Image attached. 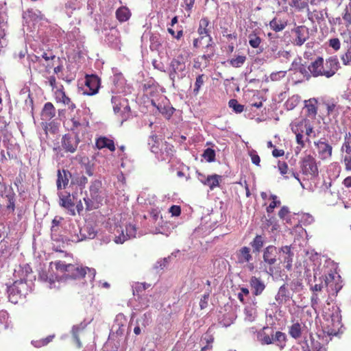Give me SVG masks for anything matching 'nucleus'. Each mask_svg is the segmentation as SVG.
<instances>
[{
	"label": "nucleus",
	"mask_w": 351,
	"mask_h": 351,
	"mask_svg": "<svg viewBox=\"0 0 351 351\" xmlns=\"http://www.w3.org/2000/svg\"><path fill=\"white\" fill-rule=\"evenodd\" d=\"M318 275L317 271L314 270V283L312 282L311 280H308L310 290L312 293L323 292V289L326 287V291L328 294L334 295H336L342 288L341 276L336 271H332V270L328 271L327 274H326L325 278L324 279V282H323L321 277H319V279L317 280Z\"/></svg>",
	"instance_id": "obj_2"
},
{
	"label": "nucleus",
	"mask_w": 351,
	"mask_h": 351,
	"mask_svg": "<svg viewBox=\"0 0 351 351\" xmlns=\"http://www.w3.org/2000/svg\"><path fill=\"white\" fill-rule=\"evenodd\" d=\"M56 98L58 101L67 105L69 108L73 110L76 108L75 105L71 102L70 98L67 97L62 90H58L56 93Z\"/></svg>",
	"instance_id": "obj_33"
},
{
	"label": "nucleus",
	"mask_w": 351,
	"mask_h": 351,
	"mask_svg": "<svg viewBox=\"0 0 351 351\" xmlns=\"http://www.w3.org/2000/svg\"><path fill=\"white\" fill-rule=\"evenodd\" d=\"M265 243V239L261 235H256L255 238L250 242V245L255 253H259Z\"/></svg>",
	"instance_id": "obj_40"
},
{
	"label": "nucleus",
	"mask_w": 351,
	"mask_h": 351,
	"mask_svg": "<svg viewBox=\"0 0 351 351\" xmlns=\"http://www.w3.org/2000/svg\"><path fill=\"white\" fill-rule=\"evenodd\" d=\"M70 176L71 174L69 171L58 170L57 179V187L58 189H62V186L65 187L68 184Z\"/></svg>",
	"instance_id": "obj_36"
},
{
	"label": "nucleus",
	"mask_w": 351,
	"mask_h": 351,
	"mask_svg": "<svg viewBox=\"0 0 351 351\" xmlns=\"http://www.w3.org/2000/svg\"><path fill=\"white\" fill-rule=\"evenodd\" d=\"M80 234H75L71 236V241L73 242H79L85 239H93L95 237L97 232L93 226L87 223L82 228L79 229Z\"/></svg>",
	"instance_id": "obj_15"
},
{
	"label": "nucleus",
	"mask_w": 351,
	"mask_h": 351,
	"mask_svg": "<svg viewBox=\"0 0 351 351\" xmlns=\"http://www.w3.org/2000/svg\"><path fill=\"white\" fill-rule=\"evenodd\" d=\"M130 10L125 6L118 8L116 11V17L121 23L127 21L130 18Z\"/></svg>",
	"instance_id": "obj_38"
},
{
	"label": "nucleus",
	"mask_w": 351,
	"mask_h": 351,
	"mask_svg": "<svg viewBox=\"0 0 351 351\" xmlns=\"http://www.w3.org/2000/svg\"><path fill=\"white\" fill-rule=\"evenodd\" d=\"M296 125H300V130H305L306 134L309 136L313 133V128L307 123L306 121H302L299 122H293Z\"/></svg>",
	"instance_id": "obj_49"
},
{
	"label": "nucleus",
	"mask_w": 351,
	"mask_h": 351,
	"mask_svg": "<svg viewBox=\"0 0 351 351\" xmlns=\"http://www.w3.org/2000/svg\"><path fill=\"white\" fill-rule=\"evenodd\" d=\"M343 161L345 164V169L347 171H351V154H346L344 156Z\"/></svg>",
	"instance_id": "obj_64"
},
{
	"label": "nucleus",
	"mask_w": 351,
	"mask_h": 351,
	"mask_svg": "<svg viewBox=\"0 0 351 351\" xmlns=\"http://www.w3.org/2000/svg\"><path fill=\"white\" fill-rule=\"evenodd\" d=\"M251 332H256V340L261 345L275 344L280 350L286 346L287 336L280 331H274L269 326H265L261 330L256 331L255 328H250Z\"/></svg>",
	"instance_id": "obj_3"
},
{
	"label": "nucleus",
	"mask_w": 351,
	"mask_h": 351,
	"mask_svg": "<svg viewBox=\"0 0 351 351\" xmlns=\"http://www.w3.org/2000/svg\"><path fill=\"white\" fill-rule=\"evenodd\" d=\"M60 205L66 208L71 215H75L74 204L72 202L70 195L60 197Z\"/></svg>",
	"instance_id": "obj_37"
},
{
	"label": "nucleus",
	"mask_w": 351,
	"mask_h": 351,
	"mask_svg": "<svg viewBox=\"0 0 351 351\" xmlns=\"http://www.w3.org/2000/svg\"><path fill=\"white\" fill-rule=\"evenodd\" d=\"M99 86L100 80L97 75H86L83 88V93L87 95H95L98 93Z\"/></svg>",
	"instance_id": "obj_13"
},
{
	"label": "nucleus",
	"mask_w": 351,
	"mask_h": 351,
	"mask_svg": "<svg viewBox=\"0 0 351 351\" xmlns=\"http://www.w3.org/2000/svg\"><path fill=\"white\" fill-rule=\"evenodd\" d=\"M295 38L294 39V45L302 46L304 42L308 38V30L304 26H299L295 29Z\"/></svg>",
	"instance_id": "obj_23"
},
{
	"label": "nucleus",
	"mask_w": 351,
	"mask_h": 351,
	"mask_svg": "<svg viewBox=\"0 0 351 351\" xmlns=\"http://www.w3.org/2000/svg\"><path fill=\"white\" fill-rule=\"evenodd\" d=\"M299 71L305 76H309L310 75L313 77L324 76V59L322 58H317L308 65L307 69L304 66H300Z\"/></svg>",
	"instance_id": "obj_7"
},
{
	"label": "nucleus",
	"mask_w": 351,
	"mask_h": 351,
	"mask_svg": "<svg viewBox=\"0 0 351 351\" xmlns=\"http://www.w3.org/2000/svg\"><path fill=\"white\" fill-rule=\"evenodd\" d=\"M50 269L51 271H49L48 273L42 271L39 274V278L42 281L48 282L50 289L59 288L62 281L80 279L85 277L86 275L92 282L96 274L95 269L83 267L79 265L66 264L61 261L51 263Z\"/></svg>",
	"instance_id": "obj_1"
},
{
	"label": "nucleus",
	"mask_w": 351,
	"mask_h": 351,
	"mask_svg": "<svg viewBox=\"0 0 351 351\" xmlns=\"http://www.w3.org/2000/svg\"><path fill=\"white\" fill-rule=\"evenodd\" d=\"M289 210L288 207L282 206L278 213V216L280 219L285 220L286 221H289L290 219L289 218Z\"/></svg>",
	"instance_id": "obj_62"
},
{
	"label": "nucleus",
	"mask_w": 351,
	"mask_h": 351,
	"mask_svg": "<svg viewBox=\"0 0 351 351\" xmlns=\"http://www.w3.org/2000/svg\"><path fill=\"white\" fill-rule=\"evenodd\" d=\"M208 25H209L208 19L207 18H202L199 21V27L197 29L198 34L201 36H202L204 34H205L209 38V43L206 47V49H207V51H209V53L205 54L202 56V58H204L205 60H209L214 56V53H215L214 43L213 42V38L209 34V31L207 28Z\"/></svg>",
	"instance_id": "obj_8"
},
{
	"label": "nucleus",
	"mask_w": 351,
	"mask_h": 351,
	"mask_svg": "<svg viewBox=\"0 0 351 351\" xmlns=\"http://www.w3.org/2000/svg\"><path fill=\"white\" fill-rule=\"evenodd\" d=\"M290 57L291 53L289 51L280 49L279 51H278L276 59L280 58L281 61H285L289 60Z\"/></svg>",
	"instance_id": "obj_63"
},
{
	"label": "nucleus",
	"mask_w": 351,
	"mask_h": 351,
	"mask_svg": "<svg viewBox=\"0 0 351 351\" xmlns=\"http://www.w3.org/2000/svg\"><path fill=\"white\" fill-rule=\"evenodd\" d=\"M291 289L295 292H300L303 289V284L300 279H295L291 282Z\"/></svg>",
	"instance_id": "obj_55"
},
{
	"label": "nucleus",
	"mask_w": 351,
	"mask_h": 351,
	"mask_svg": "<svg viewBox=\"0 0 351 351\" xmlns=\"http://www.w3.org/2000/svg\"><path fill=\"white\" fill-rule=\"evenodd\" d=\"M280 250L285 254L283 262L286 263L285 267L288 270H290L292 267L293 256V254L291 251V247L286 245L281 247Z\"/></svg>",
	"instance_id": "obj_35"
},
{
	"label": "nucleus",
	"mask_w": 351,
	"mask_h": 351,
	"mask_svg": "<svg viewBox=\"0 0 351 351\" xmlns=\"http://www.w3.org/2000/svg\"><path fill=\"white\" fill-rule=\"evenodd\" d=\"M125 235L122 232V235L116 237L114 241L117 243H123L128 239L135 238L136 237V228L133 224H128L125 226Z\"/></svg>",
	"instance_id": "obj_24"
},
{
	"label": "nucleus",
	"mask_w": 351,
	"mask_h": 351,
	"mask_svg": "<svg viewBox=\"0 0 351 351\" xmlns=\"http://www.w3.org/2000/svg\"><path fill=\"white\" fill-rule=\"evenodd\" d=\"M326 324L324 332L329 336L337 335L342 327L341 316L337 306H333L332 311L324 313Z\"/></svg>",
	"instance_id": "obj_4"
},
{
	"label": "nucleus",
	"mask_w": 351,
	"mask_h": 351,
	"mask_svg": "<svg viewBox=\"0 0 351 351\" xmlns=\"http://www.w3.org/2000/svg\"><path fill=\"white\" fill-rule=\"evenodd\" d=\"M203 156L206 161L209 162H213L215 159V152L213 149L207 148L205 149Z\"/></svg>",
	"instance_id": "obj_54"
},
{
	"label": "nucleus",
	"mask_w": 351,
	"mask_h": 351,
	"mask_svg": "<svg viewBox=\"0 0 351 351\" xmlns=\"http://www.w3.org/2000/svg\"><path fill=\"white\" fill-rule=\"evenodd\" d=\"M79 143L77 136H72L69 134H65L62 138V146L66 152L73 153L75 152Z\"/></svg>",
	"instance_id": "obj_18"
},
{
	"label": "nucleus",
	"mask_w": 351,
	"mask_h": 351,
	"mask_svg": "<svg viewBox=\"0 0 351 351\" xmlns=\"http://www.w3.org/2000/svg\"><path fill=\"white\" fill-rule=\"evenodd\" d=\"M341 60L343 65L351 66V49H348L345 53L341 55Z\"/></svg>",
	"instance_id": "obj_57"
},
{
	"label": "nucleus",
	"mask_w": 351,
	"mask_h": 351,
	"mask_svg": "<svg viewBox=\"0 0 351 351\" xmlns=\"http://www.w3.org/2000/svg\"><path fill=\"white\" fill-rule=\"evenodd\" d=\"M243 316V319L245 322L252 323L256 321L258 317L256 302L254 301L245 306Z\"/></svg>",
	"instance_id": "obj_19"
},
{
	"label": "nucleus",
	"mask_w": 351,
	"mask_h": 351,
	"mask_svg": "<svg viewBox=\"0 0 351 351\" xmlns=\"http://www.w3.org/2000/svg\"><path fill=\"white\" fill-rule=\"evenodd\" d=\"M62 220L61 217H55L51 222V239L54 241H59L61 239V235L59 234L60 230V221Z\"/></svg>",
	"instance_id": "obj_28"
},
{
	"label": "nucleus",
	"mask_w": 351,
	"mask_h": 351,
	"mask_svg": "<svg viewBox=\"0 0 351 351\" xmlns=\"http://www.w3.org/2000/svg\"><path fill=\"white\" fill-rule=\"evenodd\" d=\"M101 182L95 180L91 182L89 188L90 197H84V201L88 210L97 208L102 202L103 197L101 195Z\"/></svg>",
	"instance_id": "obj_6"
},
{
	"label": "nucleus",
	"mask_w": 351,
	"mask_h": 351,
	"mask_svg": "<svg viewBox=\"0 0 351 351\" xmlns=\"http://www.w3.org/2000/svg\"><path fill=\"white\" fill-rule=\"evenodd\" d=\"M249 155L251 158L252 162L257 166L260 165L261 159L256 151L251 149L249 151Z\"/></svg>",
	"instance_id": "obj_60"
},
{
	"label": "nucleus",
	"mask_w": 351,
	"mask_h": 351,
	"mask_svg": "<svg viewBox=\"0 0 351 351\" xmlns=\"http://www.w3.org/2000/svg\"><path fill=\"white\" fill-rule=\"evenodd\" d=\"M300 101V96L295 95H293L286 101L285 105L288 110H292L298 105Z\"/></svg>",
	"instance_id": "obj_45"
},
{
	"label": "nucleus",
	"mask_w": 351,
	"mask_h": 351,
	"mask_svg": "<svg viewBox=\"0 0 351 351\" xmlns=\"http://www.w3.org/2000/svg\"><path fill=\"white\" fill-rule=\"evenodd\" d=\"M237 263L245 265L247 269L252 271L254 269V265L252 263L253 260L250 247L244 246L240 248L236 253Z\"/></svg>",
	"instance_id": "obj_10"
},
{
	"label": "nucleus",
	"mask_w": 351,
	"mask_h": 351,
	"mask_svg": "<svg viewBox=\"0 0 351 351\" xmlns=\"http://www.w3.org/2000/svg\"><path fill=\"white\" fill-rule=\"evenodd\" d=\"M8 313L6 311H0V330L8 328Z\"/></svg>",
	"instance_id": "obj_50"
},
{
	"label": "nucleus",
	"mask_w": 351,
	"mask_h": 351,
	"mask_svg": "<svg viewBox=\"0 0 351 351\" xmlns=\"http://www.w3.org/2000/svg\"><path fill=\"white\" fill-rule=\"evenodd\" d=\"M246 60V56H237L234 58H232L228 60L229 64L234 68H239L243 65Z\"/></svg>",
	"instance_id": "obj_43"
},
{
	"label": "nucleus",
	"mask_w": 351,
	"mask_h": 351,
	"mask_svg": "<svg viewBox=\"0 0 351 351\" xmlns=\"http://www.w3.org/2000/svg\"><path fill=\"white\" fill-rule=\"evenodd\" d=\"M290 298L289 291L285 285H282L276 295L275 300L278 304L286 303Z\"/></svg>",
	"instance_id": "obj_31"
},
{
	"label": "nucleus",
	"mask_w": 351,
	"mask_h": 351,
	"mask_svg": "<svg viewBox=\"0 0 351 351\" xmlns=\"http://www.w3.org/2000/svg\"><path fill=\"white\" fill-rule=\"evenodd\" d=\"M53 338H54L53 335H49L47 337H46L45 339H41L39 341H36L35 343H34V341H32V343L34 345L35 347L40 348V347H42L43 346L48 344L50 341H52V339Z\"/></svg>",
	"instance_id": "obj_61"
},
{
	"label": "nucleus",
	"mask_w": 351,
	"mask_h": 351,
	"mask_svg": "<svg viewBox=\"0 0 351 351\" xmlns=\"http://www.w3.org/2000/svg\"><path fill=\"white\" fill-rule=\"evenodd\" d=\"M280 49L276 40H271L266 51L268 58L276 59L278 51Z\"/></svg>",
	"instance_id": "obj_39"
},
{
	"label": "nucleus",
	"mask_w": 351,
	"mask_h": 351,
	"mask_svg": "<svg viewBox=\"0 0 351 351\" xmlns=\"http://www.w3.org/2000/svg\"><path fill=\"white\" fill-rule=\"evenodd\" d=\"M96 146L99 149L108 148L109 150L113 152L115 150L114 143L112 139L108 138L104 136L99 137L96 141Z\"/></svg>",
	"instance_id": "obj_30"
},
{
	"label": "nucleus",
	"mask_w": 351,
	"mask_h": 351,
	"mask_svg": "<svg viewBox=\"0 0 351 351\" xmlns=\"http://www.w3.org/2000/svg\"><path fill=\"white\" fill-rule=\"evenodd\" d=\"M67 125L70 127L71 130L77 133L78 128L81 125V124L77 119L73 118L67 122Z\"/></svg>",
	"instance_id": "obj_59"
},
{
	"label": "nucleus",
	"mask_w": 351,
	"mask_h": 351,
	"mask_svg": "<svg viewBox=\"0 0 351 351\" xmlns=\"http://www.w3.org/2000/svg\"><path fill=\"white\" fill-rule=\"evenodd\" d=\"M112 81L114 88L112 90L113 93H125V80L121 73H119L117 69H113Z\"/></svg>",
	"instance_id": "obj_17"
},
{
	"label": "nucleus",
	"mask_w": 351,
	"mask_h": 351,
	"mask_svg": "<svg viewBox=\"0 0 351 351\" xmlns=\"http://www.w3.org/2000/svg\"><path fill=\"white\" fill-rule=\"evenodd\" d=\"M287 71H279L276 72H273L271 73L269 77L271 81H278L280 79L285 77Z\"/></svg>",
	"instance_id": "obj_58"
},
{
	"label": "nucleus",
	"mask_w": 351,
	"mask_h": 351,
	"mask_svg": "<svg viewBox=\"0 0 351 351\" xmlns=\"http://www.w3.org/2000/svg\"><path fill=\"white\" fill-rule=\"evenodd\" d=\"M119 319H123V322L125 323L126 322V320L123 318V315H119L117 316V319H116V324H114L113 325V328H115L117 326H118V329L116 330V332L117 334L118 335H121L123 334V331H124V329L121 328L124 326V324L121 322L120 324L118 322Z\"/></svg>",
	"instance_id": "obj_56"
},
{
	"label": "nucleus",
	"mask_w": 351,
	"mask_h": 351,
	"mask_svg": "<svg viewBox=\"0 0 351 351\" xmlns=\"http://www.w3.org/2000/svg\"><path fill=\"white\" fill-rule=\"evenodd\" d=\"M84 333V326L82 324L74 326L72 328V335L77 343L78 348L82 347V343L80 341V336Z\"/></svg>",
	"instance_id": "obj_41"
},
{
	"label": "nucleus",
	"mask_w": 351,
	"mask_h": 351,
	"mask_svg": "<svg viewBox=\"0 0 351 351\" xmlns=\"http://www.w3.org/2000/svg\"><path fill=\"white\" fill-rule=\"evenodd\" d=\"M222 176L213 174L210 176H205L202 173H198V180L206 186H208L210 190H213L215 187L218 186L219 182L221 181Z\"/></svg>",
	"instance_id": "obj_16"
},
{
	"label": "nucleus",
	"mask_w": 351,
	"mask_h": 351,
	"mask_svg": "<svg viewBox=\"0 0 351 351\" xmlns=\"http://www.w3.org/2000/svg\"><path fill=\"white\" fill-rule=\"evenodd\" d=\"M150 314L145 313L140 319L136 320V326L134 328V332L136 335L141 333L142 330H144L150 322Z\"/></svg>",
	"instance_id": "obj_27"
},
{
	"label": "nucleus",
	"mask_w": 351,
	"mask_h": 351,
	"mask_svg": "<svg viewBox=\"0 0 351 351\" xmlns=\"http://www.w3.org/2000/svg\"><path fill=\"white\" fill-rule=\"evenodd\" d=\"M250 284L252 289V293L255 295H261L265 289L264 282L256 276H252L250 280Z\"/></svg>",
	"instance_id": "obj_26"
},
{
	"label": "nucleus",
	"mask_w": 351,
	"mask_h": 351,
	"mask_svg": "<svg viewBox=\"0 0 351 351\" xmlns=\"http://www.w3.org/2000/svg\"><path fill=\"white\" fill-rule=\"evenodd\" d=\"M319 156L322 160L329 158L332 155V147L326 141H319L315 143Z\"/></svg>",
	"instance_id": "obj_21"
},
{
	"label": "nucleus",
	"mask_w": 351,
	"mask_h": 351,
	"mask_svg": "<svg viewBox=\"0 0 351 351\" xmlns=\"http://www.w3.org/2000/svg\"><path fill=\"white\" fill-rule=\"evenodd\" d=\"M249 44L253 48H258L261 43V39L255 34H250L248 36Z\"/></svg>",
	"instance_id": "obj_51"
},
{
	"label": "nucleus",
	"mask_w": 351,
	"mask_h": 351,
	"mask_svg": "<svg viewBox=\"0 0 351 351\" xmlns=\"http://www.w3.org/2000/svg\"><path fill=\"white\" fill-rule=\"evenodd\" d=\"M278 249L274 245H269L263 250V261L265 263L273 265L277 261Z\"/></svg>",
	"instance_id": "obj_20"
},
{
	"label": "nucleus",
	"mask_w": 351,
	"mask_h": 351,
	"mask_svg": "<svg viewBox=\"0 0 351 351\" xmlns=\"http://www.w3.org/2000/svg\"><path fill=\"white\" fill-rule=\"evenodd\" d=\"M342 19L348 27L351 25V3L347 5L342 13Z\"/></svg>",
	"instance_id": "obj_46"
},
{
	"label": "nucleus",
	"mask_w": 351,
	"mask_h": 351,
	"mask_svg": "<svg viewBox=\"0 0 351 351\" xmlns=\"http://www.w3.org/2000/svg\"><path fill=\"white\" fill-rule=\"evenodd\" d=\"M204 75L203 74L199 75L196 77V80L195 82V87L193 89V93L195 95H197L199 93V91L202 87V86L204 83Z\"/></svg>",
	"instance_id": "obj_52"
},
{
	"label": "nucleus",
	"mask_w": 351,
	"mask_h": 351,
	"mask_svg": "<svg viewBox=\"0 0 351 351\" xmlns=\"http://www.w3.org/2000/svg\"><path fill=\"white\" fill-rule=\"evenodd\" d=\"M31 274L32 269L27 264H25L23 266H19L18 269H15L14 276L16 280L14 282H19L18 287L26 290L27 287L26 280Z\"/></svg>",
	"instance_id": "obj_12"
},
{
	"label": "nucleus",
	"mask_w": 351,
	"mask_h": 351,
	"mask_svg": "<svg viewBox=\"0 0 351 351\" xmlns=\"http://www.w3.org/2000/svg\"><path fill=\"white\" fill-rule=\"evenodd\" d=\"M341 151L345 152L346 154H351V133L349 132L346 134L344 143L341 147Z\"/></svg>",
	"instance_id": "obj_47"
},
{
	"label": "nucleus",
	"mask_w": 351,
	"mask_h": 351,
	"mask_svg": "<svg viewBox=\"0 0 351 351\" xmlns=\"http://www.w3.org/2000/svg\"><path fill=\"white\" fill-rule=\"evenodd\" d=\"M291 129L292 132L295 134L296 136V142L299 145L295 149L296 154H298L302 148L304 147V141L303 139L304 136L302 135V133L304 132L303 130H300V125H296V123H292L291 124Z\"/></svg>",
	"instance_id": "obj_25"
},
{
	"label": "nucleus",
	"mask_w": 351,
	"mask_h": 351,
	"mask_svg": "<svg viewBox=\"0 0 351 351\" xmlns=\"http://www.w3.org/2000/svg\"><path fill=\"white\" fill-rule=\"evenodd\" d=\"M230 108H232L237 113H241L244 110V106L239 104L236 99H230L228 102Z\"/></svg>",
	"instance_id": "obj_53"
},
{
	"label": "nucleus",
	"mask_w": 351,
	"mask_h": 351,
	"mask_svg": "<svg viewBox=\"0 0 351 351\" xmlns=\"http://www.w3.org/2000/svg\"><path fill=\"white\" fill-rule=\"evenodd\" d=\"M56 115V109L51 102L45 104L42 111V119L44 120H50Z\"/></svg>",
	"instance_id": "obj_34"
},
{
	"label": "nucleus",
	"mask_w": 351,
	"mask_h": 351,
	"mask_svg": "<svg viewBox=\"0 0 351 351\" xmlns=\"http://www.w3.org/2000/svg\"><path fill=\"white\" fill-rule=\"evenodd\" d=\"M301 169L304 174L315 177L318 175V167L315 159L307 155L304 156L301 161Z\"/></svg>",
	"instance_id": "obj_11"
},
{
	"label": "nucleus",
	"mask_w": 351,
	"mask_h": 351,
	"mask_svg": "<svg viewBox=\"0 0 351 351\" xmlns=\"http://www.w3.org/2000/svg\"><path fill=\"white\" fill-rule=\"evenodd\" d=\"M287 23L285 22H282L276 19H274L270 21L269 25L272 29L276 32H280L284 29L286 27Z\"/></svg>",
	"instance_id": "obj_44"
},
{
	"label": "nucleus",
	"mask_w": 351,
	"mask_h": 351,
	"mask_svg": "<svg viewBox=\"0 0 351 351\" xmlns=\"http://www.w3.org/2000/svg\"><path fill=\"white\" fill-rule=\"evenodd\" d=\"M305 326L299 322L293 323L289 328V333L291 337L298 339L302 336Z\"/></svg>",
	"instance_id": "obj_32"
},
{
	"label": "nucleus",
	"mask_w": 351,
	"mask_h": 351,
	"mask_svg": "<svg viewBox=\"0 0 351 351\" xmlns=\"http://www.w3.org/2000/svg\"><path fill=\"white\" fill-rule=\"evenodd\" d=\"M321 298H324L323 292L312 293V295L311 297V306L313 307V309L316 310L319 307Z\"/></svg>",
	"instance_id": "obj_42"
},
{
	"label": "nucleus",
	"mask_w": 351,
	"mask_h": 351,
	"mask_svg": "<svg viewBox=\"0 0 351 351\" xmlns=\"http://www.w3.org/2000/svg\"><path fill=\"white\" fill-rule=\"evenodd\" d=\"M111 103L115 113H121L125 118L129 116L130 108L126 99L121 97V96H112Z\"/></svg>",
	"instance_id": "obj_14"
},
{
	"label": "nucleus",
	"mask_w": 351,
	"mask_h": 351,
	"mask_svg": "<svg viewBox=\"0 0 351 351\" xmlns=\"http://www.w3.org/2000/svg\"><path fill=\"white\" fill-rule=\"evenodd\" d=\"M19 282H14L13 285L8 288V297L9 300L12 303H17V298L15 297L16 293L22 295L25 294V289H23L18 287Z\"/></svg>",
	"instance_id": "obj_29"
},
{
	"label": "nucleus",
	"mask_w": 351,
	"mask_h": 351,
	"mask_svg": "<svg viewBox=\"0 0 351 351\" xmlns=\"http://www.w3.org/2000/svg\"><path fill=\"white\" fill-rule=\"evenodd\" d=\"M152 152L154 153L158 160L161 161L169 160L173 154V147L169 144L159 141L156 136H152L149 140Z\"/></svg>",
	"instance_id": "obj_5"
},
{
	"label": "nucleus",
	"mask_w": 351,
	"mask_h": 351,
	"mask_svg": "<svg viewBox=\"0 0 351 351\" xmlns=\"http://www.w3.org/2000/svg\"><path fill=\"white\" fill-rule=\"evenodd\" d=\"M339 60L336 57H330L326 61V66L329 69H325L324 75L326 77L330 78L332 77L339 68Z\"/></svg>",
	"instance_id": "obj_22"
},
{
	"label": "nucleus",
	"mask_w": 351,
	"mask_h": 351,
	"mask_svg": "<svg viewBox=\"0 0 351 351\" xmlns=\"http://www.w3.org/2000/svg\"><path fill=\"white\" fill-rule=\"evenodd\" d=\"M186 65L183 61L178 59H173L169 66V77L173 82L176 78L182 79L185 75Z\"/></svg>",
	"instance_id": "obj_9"
},
{
	"label": "nucleus",
	"mask_w": 351,
	"mask_h": 351,
	"mask_svg": "<svg viewBox=\"0 0 351 351\" xmlns=\"http://www.w3.org/2000/svg\"><path fill=\"white\" fill-rule=\"evenodd\" d=\"M317 346L315 348L312 349H306L305 348V346H306L308 348V345L306 343L300 344L298 346H293L291 349V351H319L320 348V344L319 343L317 342Z\"/></svg>",
	"instance_id": "obj_48"
}]
</instances>
